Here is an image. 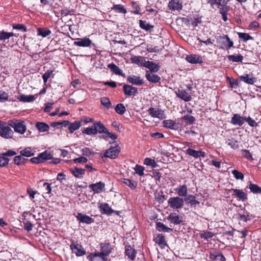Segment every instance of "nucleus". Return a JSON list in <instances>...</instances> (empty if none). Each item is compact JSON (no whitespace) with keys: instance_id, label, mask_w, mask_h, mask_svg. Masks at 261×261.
<instances>
[{"instance_id":"1","label":"nucleus","mask_w":261,"mask_h":261,"mask_svg":"<svg viewBox=\"0 0 261 261\" xmlns=\"http://www.w3.org/2000/svg\"><path fill=\"white\" fill-rule=\"evenodd\" d=\"M216 41L220 49L228 50L233 46V42L227 35L218 36Z\"/></svg>"},{"instance_id":"25","label":"nucleus","mask_w":261,"mask_h":261,"mask_svg":"<svg viewBox=\"0 0 261 261\" xmlns=\"http://www.w3.org/2000/svg\"><path fill=\"white\" fill-rule=\"evenodd\" d=\"M144 66L149 69L151 72H158L160 68V66L159 64H155L149 61H147L144 65Z\"/></svg>"},{"instance_id":"29","label":"nucleus","mask_w":261,"mask_h":261,"mask_svg":"<svg viewBox=\"0 0 261 261\" xmlns=\"http://www.w3.org/2000/svg\"><path fill=\"white\" fill-rule=\"evenodd\" d=\"M100 211L101 213L110 215L114 212V210L109 206L107 203H104L99 206Z\"/></svg>"},{"instance_id":"21","label":"nucleus","mask_w":261,"mask_h":261,"mask_svg":"<svg viewBox=\"0 0 261 261\" xmlns=\"http://www.w3.org/2000/svg\"><path fill=\"white\" fill-rule=\"evenodd\" d=\"M145 77L146 79L150 83H160L161 81V77L157 74L150 73L148 71H147L145 73Z\"/></svg>"},{"instance_id":"53","label":"nucleus","mask_w":261,"mask_h":261,"mask_svg":"<svg viewBox=\"0 0 261 261\" xmlns=\"http://www.w3.org/2000/svg\"><path fill=\"white\" fill-rule=\"evenodd\" d=\"M144 164L147 166H150L152 168H155L158 166L154 160L148 158L144 159Z\"/></svg>"},{"instance_id":"51","label":"nucleus","mask_w":261,"mask_h":261,"mask_svg":"<svg viewBox=\"0 0 261 261\" xmlns=\"http://www.w3.org/2000/svg\"><path fill=\"white\" fill-rule=\"evenodd\" d=\"M20 155L23 156L30 157L34 155L30 147H27L20 151Z\"/></svg>"},{"instance_id":"16","label":"nucleus","mask_w":261,"mask_h":261,"mask_svg":"<svg viewBox=\"0 0 261 261\" xmlns=\"http://www.w3.org/2000/svg\"><path fill=\"white\" fill-rule=\"evenodd\" d=\"M186 60L191 64H202L203 62L202 58L200 56L195 54L187 55Z\"/></svg>"},{"instance_id":"4","label":"nucleus","mask_w":261,"mask_h":261,"mask_svg":"<svg viewBox=\"0 0 261 261\" xmlns=\"http://www.w3.org/2000/svg\"><path fill=\"white\" fill-rule=\"evenodd\" d=\"M70 247L72 253H75L77 256H82L86 254V251L82 245L76 242H72Z\"/></svg>"},{"instance_id":"37","label":"nucleus","mask_w":261,"mask_h":261,"mask_svg":"<svg viewBox=\"0 0 261 261\" xmlns=\"http://www.w3.org/2000/svg\"><path fill=\"white\" fill-rule=\"evenodd\" d=\"M180 120L184 121L187 125L193 124L195 121V117L190 115L184 116L180 118Z\"/></svg>"},{"instance_id":"10","label":"nucleus","mask_w":261,"mask_h":261,"mask_svg":"<svg viewBox=\"0 0 261 261\" xmlns=\"http://www.w3.org/2000/svg\"><path fill=\"white\" fill-rule=\"evenodd\" d=\"M149 114L153 118H158L159 119H163L166 118L164 112L161 109H156L153 108H150L147 110Z\"/></svg>"},{"instance_id":"26","label":"nucleus","mask_w":261,"mask_h":261,"mask_svg":"<svg viewBox=\"0 0 261 261\" xmlns=\"http://www.w3.org/2000/svg\"><path fill=\"white\" fill-rule=\"evenodd\" d=\"M154 241L162 248H164L165 246H168L165 241V236L162 233L158 234Z\"/></svg>"},{"instance_id":"63","label":"nucleus","mask_w":261,"mask_h":261,"mask_svg":"<svg viewBox=\"0 0 261 261\" xmlns=\"http://www.w3.org/2000/svg\"><path fill=\"white\" fill-rule=\"evenodd\" d=\"M132 6L133 8L132 13L135 14H140V8L136 2L132 3Z\"/></svg>"},{"instance_id":"23","label":"nucleus","mask_w":261,"mask_h":261,"mask_svg":"<svg viewBox=\"0 0 261 261\" xmlns=\"http://www.w3.org/2000/svg\"><path fill=\"white\" fill-rule=\"evenodd\" d=\"M187 153L190 156H193L195 158H198L199 157H205V153L202 151H197L192 148H189L186 150Z\"/></svg>"},{"instance_id":"24","label":"nucleus","mask_w":261,"mask_h":261,"mask_svg":"<svg viewBox=\"0 0 261 261\" xmlns=\"http://www.w3.org/2000/svg\"><path fill=\"white\" fill-rule=\"evenodd\" d=\"M163 126L167 128H169L173 130H177L178 129V125L176 122L171 119L165 120L163 122Z\"/></svg>"},{"instance_id":"30","label":"nucleus","mask_w":261,"mask_h":261,"mask_svg":"<svg viewBox=\"0 0 261 261\" xmlns=\"http://www.w3.org/2000/svg\"><path fill=\"white\" fill-rule=\"evenodd\" d=\"M239 79L241 81L250 85L253 84L256 80V78L255 77H250L249 75L247 73L240 76Z\"/></svg>"},{"instance_id":"11","label":"nucleus","mask_w":261,"mask_h":261,"mask_svg":"<svg viewBox=\"0 0 261 261\" xmlns=\"http://www.w3.org/2000/svg\"><path fill=\"white\" fill-rule=\"evenodd\" d=\"M123 91L127 96H134L138 93V88L129 85L124 84Z\"/></svg>"},{"instance_id":"14","label":"nucleus","mask_w":261,"mask_h":261,"mask_svg":"<svg viewBox=\"0 0 261 261\" xmlns=\"http://www.w3.org/2000/svg\"><path fill=\"white\" fill-rule=\"evenodd\" d=\"M167 219L170 223L174 225H178L182 222V217L177 215L175 213H170L167 217Z\"/></svg>"},{"instance_id":"34","label":"nucleus","mask_w":261,"mask_h":261,"mask_svg":"<svg viewBox=\"0 0 261 261\" xmlns=\"http://www.w3.org/2000/svg\"><path fill=\"white\" fill-rule=\"evenodd\" d=\"M139 27L143 30L146 31H152L153 29V25L147 23L145 20H139Z\"/></svg>"},{"instance_id":"45","label":"nucleus","mask_w":261,"mask_h":261,"mask_svg":"<svg viewBox=\"0 0 261 261\" xmlns=\"http://www.w3.org/2000/svg\"><path fill=\"white\" fill-rule=\"evenodd\" d=\"M131 61L133 63H136L138 65L144 66L145 60L142 57L134 56L131 58Z\"/></svg>"},{"instance_id":"35","label":"nucleus","mask_w":261,"mask_h":261,"mask_svg":"<svg viewBox=\"0 0 261 261\" xmlns=\"http://www.w3.org/2000/svg\"><path fill=\"white\" fill-rule=\"evenodd\" d=\"M81 125V121H75L74 122L70 123L68 126V130L71 133H72L74 131L78 129Z\"/></svg>"},{"instance_id":"61","label":"nucleus","mask_w":261,"mask_h":261,"mask_svg":"<svg viewBox=\"0 0 261 261\" xmlns=\"http://www.w3.org/2000/svg\"><path fill=\"white\" fill-rule=\"evenodd\" d=\"M134 170L136 173L140 176H143L144 175V168L139 165H136Z\"/></svg>"},{"instance_id":"42","label":"nucleus","mask_w":261,"mask_h":261,"mask_svg":"<svg viewBox=\"0 0 261 261\" xmlns=\"http://www.w3.org/2000/svg\"><path fill=\"white\" fill-rule=\"evenodd\" d=\"M27 161L28 159L23 158L21 155L15 156L14 158V163L18 166L24 165Z\"/></svg>"},{"instance_id":"31","label":"nucleus","mask_w":261,"mask_h":261,"mask_svg":"<svg viewBox=\"0 0 261 261\" xmlns=\"http://www.w3.org/2000/svg\"><path fill=\"white\" fill-rule=\"evenodd\" d=\"M155 228L159 231H164L167 232H171L173 231V229L168 227L163 223L161 222H157L155 224Z\"/></svg>"},{"instance_id":"3","label":"nucleus","mask_w":261,"mask_h":261,"mask_svg":"<svg viewBox=\"0 0 261 261\" xmlns=\"http://www.w3.org/2000/svg\"><path fill=\"white\" fill-rule=\"evenodd\" d=\"M168 205L172 209H180L184 205V199L178 196L171 197L168 201Z\"/></svg>"},{"instance_id":"32","label":"nucleus","mask_w":261,"mask_h":261,"mask_svg":"<svg viewBox=\"0 0 261 261\" xmlns=\"http://www.w3.org/2000/svg\"><path fill=\"white\" fill-rule=\"evenodd\" d=\"M70 171L73 174L75 177L78 178L82 177L85 173L84 169L77 167H74L73 169H70Z\"/></svg>"},{"instance_id":"13","label":"nucleus","mask_w":261,"mask_h":261,"mask_svg":"<svg viewBox=\"0 0 261 261\" xmlns=\"http://www.w3.org/2000/svg\"><path fill=\"white\" fill-rule=\"evenodd\" d=\"M13 132L8 126L0 124V136L5 138H10L12 137Z\"/></svg>"},{"instance_id":"38","label":"nucleus","mask_w":261,"mask_h":261,"mask_svg":"<svg viewBox=\"0 0 261 261\" xmlns=\"http://www.w3.org/2000/svg\"><path fill=\"white\" fill-rule=\"evenodd\" d=\"M229 61L233 62H242L243 56L241 55H232L227 57Z\"/></svg>"},{"instance_id":"18","label":"nucleus","mask_w":261,"mask_h":261,"mask_svg":"<svg viewBox=\"0 0 261 261\" xmlns=\"http://www.w3.org/2000/svg\"><path fill=\"white\" fill-rule=\"evenodd\" d=\"M74 45L82 47H88L92 44V41L87 37L78 38L77 41L73 42Z\"/></svg>"},{"instance_id":"50","label":"nucleus","mask_w":261,"mask_h":261,"mask_svg":"<svg viewBox=\"0 0 261 261\" xmlns=\"http://www.w3.org/2000/svg\"><path fill=\"white\" fill-rule=\"evenodd\" d=\"M51 31L46 28H38V35L45 37L50 34Z\"/></svg>"},{"instance_id":"49","label":"nucleus","mask_w":261,"mask_h":261,"mask_svg":"<svg viewBox=\"0 0 261 261\" xmlns=\"http://www.w3.org/2000/svg\"><path fill=\"white\" fill-rule=\"evenodd\" d=\"M227 81L229 82V87L231 88H237L239 86V83L237 80L227 76L226 77Z\"/></svg>"},{"instance_id":"59","label":"nucleus","mask_w":261,"mask_h":261,"mask_svg":"<svg viewBox=\"0 0 261 261\" xmlns=\"http://www.w3.org/2000/svg\"><path fill=\"white\" fill-rule=\"evenodd\" d=\"M241 152L243 153V156L246 159L253 161L254 159L249 150L247 149H242Z\"/></svg>"},{"instance_id":"5","label":"nucleus","mask_w":261,"mask_h":261,"mask_svg":"<svg viewBox=\"0 0 261 261\" xmlns=\"http://www.w3.org/2000/svg\"><path fill=\"white\" fill-rule=\"evenodd\" d=\"M52 158V155L46 151L39 154L37 157L31 159L30 161L33 163L39 164Z\"/></svg>"},{"instance_id":"12","label":"nucleus","mask_w":261,"mask_h":261,"mask_svg":"<svg viewBox=\"0 0 261 261\" xmlns=\"http://www.w3.org/2000/svg\"><path fill=\"white\" fill-rule=\"evenodd\" d=\"M137 251L130 245H126L125 246V255L127 259L134 260L137 255Z\"/></svg>"},{"instance_id":"64","label":"nucleus","mask_w":261,"mask_h":261,"mask_svg":"<svg viewBox=\"0 0 261 261\" xmlns=\"http://www.w3.org/2000/svg\"><path fill=\"white\" fill-rule=\"evenodd\" d=\"M245 121L247 122L251 127H255L257 126V123L250 117H245Z\"/></svg>"},{"instance_id":"57","label":"nucleus","mask_w":261,"mask_h":261,"mask_svg":"<svg viewBox=\"0 0 261 261\" xmlns=\"http://www.w3.org/2000/svg\"><path fill=\"white\" fill-rule=\"evenodd\" d=\"M239 219L241 221H243L244 222H247L248 220L251 219V217L249 215V214L248 212L245 213L243 214H239Z\"/></svg>"},{"instance_id":"58","label":"nucleus","mask_w":261,"mask_h":261,"mask_svg":"<svg viewBox=\"0 0 261 261\" xmlns=\"http://www.w3.org/2000/svg\"><path fill=\"white\" fill-rule=\"evenodd\" d=\"M9 159L6 158L3 153L0 154V167H5L9 163Z\"/></svg>"},{"instance_id":"55","label":"nucleus","mask_w":261,"mask_h":261,"mask_svg":"<svg viewBox=\"0 0 261 261\" xmlns=\"http://www.w3.org/2000/svg\"><path fill=\"white\" fill-rule=\"evenodd\" d=\"M238 35L240 38L243 40L244 42H246L248 40L253 39V37L247 33L239 32L238 33Z\"/></svg>"},{"instance_id":"46","label":"nucleus","mask_w":261,"mask_h":261,"mask_svg":"<svg viewBox=\"0 0 261 261\" xmlns=\"http://www.w3.org/2000/svg\"><path fill=\"white\" fill-rule=\"evenodd\" d=\"M82 133L86 134L88 135H92L97 134V130L94 125L91 127L84 128L82 130Z\"/></svg>"},{"instance_id":"27","label":"nucleus","mask_w":261,"mask_h":261,"mask_svg":"<svg viewBox=\"0 0 261 261\" xmlns=\"http://www.w3.org/2000/svg\"><path fill=\"white\" fill-rule=\"evenodd\" d=\"M174 191L178 195V197H186L188 193V188L186 185L180 186L174 189Z\"/></svg>"},{"instance_id":"40","label":"nucleus","mask_w":261,"mask_h":261,"mask_svg":"<svg viewBox=\"0 0 261 261\" xmlns=\"http://www.w3.org/2000/svg\"><path fill=\"white\" fill-rule=\"evenodd\" d=\"M94 126L97 130V133H99L105 134L107 130L105 125L100 121L94 123Z\"/></svg>"},{"instance_id":"62","label":"nucleus","mask_w":261,"mask_h":261,"mask_svg":"<svg viewBox=\"0 0 261 261\" xmlns=\"http://www.w3.org/2000/svg\"><path fill=\"white\" fill-rule=\"evenodd\" d=\"M152 177L157 181H160L162 177V174L157 170H153L152 171Z\"/></svg>"},{"instance_id":"9","label":"nucleus","mask_w":261,"mask_h":261,"mask_svg":"<svg viewBox=\"0 0 261 261\" xmlns=\"http://www.w3.org/2000/svg\"><path fill=\"white\" fill-rule=\"evenodd\" d=\"M79 223L90 224L94 222V219L90 216L83 214L81 213H77L75 216Z\"/></svg>"},{"instance_id":"17","label":"nucleus","mask_w":261,"mask_h":261,"mask_svg":"<svg viewBox=\"0 0 261 261\" xmlns=\"http://www.w3.org/2000/svg\"><path fill=\"white\" fill-rule=\"evenodd\" d=\"M245 117H243L239 114H233L231 119L230 122L234 125L242 126L245 122Z\"/></svg>"},{"instance_id":"2","label":"nucleus","mask_w":261,"mask_h":261,"mask_svg":"<svg viewBox=\"0 0 261 261\" xmlns=\"http://www.w3.org/2000/svg\"><path fill=\"white\" fill-rule=\"evenodd\" d=\"M9 126L13 127L15 132L23 134L26 130V126L23 121H20L18 120H11L8 121Z\"/></svg>"},{"instance_id":"36","label":"nucleus","mask_w":261,"mask_h":261,"mask_svg":"<svg viewBox=\"0 0 261 261\" xmlns=\"http://www.w3.org/2000/svg\"><path fill=\"white\" fill-rule=\"evenodd\" d=\"M226 143L233 149H237L239 148L238 141L232 137L226 140Z\"/></svg>"},{"instance_id":"56","label":"nucleus","mask_w":261,"mask_h":261,"mask_svg":"<svg viewBox=\"0 0 261 261\" xmlns=\"http://www.w3.org/2000/svg\"><path fill=\"white\" fill-rule=\"evenodd\" d=\"M113 9L117 13H120L125 14L126 13V10L124 7L121 5H115L113 6Z\"/></svg>"},{"instance_id":"6","label":"nucleus","mask_w":261,"mask_h":261,"mask_svg":"<svg viewBox=\"0 0 261 261\" xmlns=\"http://www.w3.org/2000/svg\"><path fill=\"white\" fill-rule=\"evenodd\" d=\"M182 7L181 0H170L168 4V9L172 12H179Z\"/></svg>"},{"instance_id":"8","label":"nucleus","mask_w":261,"mask_h":261,"mask_svg":"<svg viewBox=\"0 0 261 261\" xmlns=\"http://www.w3.org/2000/svg\"><path fill=\"white\" fill-rule=\"evenodd\" d=\"M120 151V147L119 145H116L115 146L111 147L107 150L105 152L104 155L107 158L115 159L118 156Z\"/></svg>"},{"instance_id":"52","label":"nucleus","mask_w":261,"mask_h":261,"mask_svg":"<svg viewBox=\"0 0 261 261\" xmlns=\"http://www.w3.org/2000/svg\"><path fill=\"white\" fill-rule=\"evenodd\" d=\"M13 36V33H8L3 31L0 33V40L5 41L7 39H9L10 37H12Z\"/></svg>"},{"instance_id":"22","label":"nucleus","mask_w":261,"mask_h":261,"mask_svg":"<svg viewBox=\"0 0 261 261\" xmlns=\"http://www.w3.org/2000/svg\"><path fill=\"white\" fill-rule=\"evenodd\" d=\"M100 251H102L107 257L112 252V247L109 243H101L100 244Z\"/></svg>"},{"instance_id":"39","label":"nucleus","mask_w":261,"mask_h":261,"mask_svg":"<svg viewBox=\"0 0 261 261\" xmlns=\"http://www.w3.org/2000/svg\"><path fill=\"white\" fill-rule=\"evenodd\" d=\"M122 182L126 186H128L132 190H135L137 186V182L135 181H132L129 179L123 178Z\"/></svg>"},{"instance_id":"54","label":"nucleus","mask_w":261,"mask_h":261,"mask_svg":"<svg viewBox=\"0 0 261 261\" xmlns=\"http://www.w3.org/2000/svg\"><path fill=\"white\" fill-rule=\"evenodd\" d=\"M101 104L106 108L109 109L112 106V103L109 98L107 97H103L100 99Z\"/></svg>"},{"instance_id":"28","label":"nucleus","mask_w":261,"mask_h":261,"mask_svg":"<svg viewBox=\"0 0 261 261\" xmlns=\"http://www.w3.org/2000/svg\"><path fill=\"white\" fill-rule=\"evenodd\" d=\"M184 200L187 202V204H190L191 206L195 207L197 204H199V202L196 199V196L193 195H187Z\"/></svg>"},{"instance_id":"41","label":"nucleus","mask_w":261,"mask_h":261,"mask_svg":"<svg viewBox=\"0 0 261 261\" xmlns=\"http://www.w3.org/2000/svg\"><path fill=\"white\" fill-rule=\"evenodd\" d=\"M36 126L40 132H46L49 128L48 125L44 122H38L36 123Z\"/></svg>"},{"instance_id":"44","label":"nucleus","mask_w":261,"mask_h":261,"mask_svg":"<svg viewBox=\"0 0 261 261\" xmlns=\"http://www.w3.org/2000/svg\"><path fill=\"white\" fill-rule=\"evenodd\" d=\"M200 237L201 238L204 239L205 240H207L208 239H211L214 236V233L212 232L203 230L200 233Z\"/></svg>"},{"instance_id":"48","label":"nucleus","mask_w":261,"mask_h":261,"mask_svg":"<svg viewBox=\"0 0 261 261\" xmlns=\"http://www.w3.org/2000/svg\"><path fill=\"white\" fill-rule=\"evenodd\" d=\"M115 110L118 114L123 115L125 112L126 109L123 103H118L115 107Z\"/></svg>"},{"instance_id":"43","label":"nucleus","mask_w":261,"mask_h":261,"mask_svg":"<svg viewBox=\"0 0 261 261\" xmlns=\"http://www.w3.org/2000/svg\"><path fill=\"white\" fill-rule=\"evenodd\" d=\"M249 188L251 192L254 194H261V188L258 185L250 182Z\"/></svg>"},{"instance_id":"7","label":"nucleus","mask_w":261,"mask_h":261,"mask_svg":"<svg viewBox=\"0 0 261 261\" xmlns=\"http://www.w3.org/2000/svg\"><path fill=\"white\" fill-rule=\"evenodd\" d=\"M176 96L186 102L190 101L192 99L190 92L185 89H177L175 92Z\"/></svg>"},{"instance_id":"19","label":"nucleus","mask_w":261,"mask_h":261,"mask_svg":"<svg viewBox=\"0 0 261 261\" xmlns=\"http://www.w3.org/2000/svg\"><path fill=\"white\" fill-rule=\"evenodd\" d=\"M231 190L233 192L232 194L233 197L239 198L242 201H245L247 199V194L242 190L237 189H232Z\"/></svg>"},{"instance_id":"47","label":"nucleus","mask_w":261,"mask_h":261,"mask_svg":"<svg viewBox=\"0 0 261 261\" xmlns=\"http://www.w3.org/2000/svg\"><path fill=\"white\" fill-rule=\"evenodd\" d=\"M36 99L35 95H21L20 96L19 100L23 102H32Z\"/></svg>"},{"instance_id":"20","label":"nucleus","mask_w":261,"mask_h":261,"mask_svg":"<svg viewBox=\"0 0 261 261\" xmlns=\"http://www.w3.org/2000/svg\"><path fill=\"white\" fill-rule=\"evenodd\" d=\"M127 81L129 83L135 85H141L144 83L143 80L141 77L135 75L128 76Z\"/></svg>"},{"instance_id":"60","label":"nucleus","mask_w":261,"mask_h":261,"mask_svg":"<svg viewBox=\"0 0 261 261\" xmlns=\"http://www.w3.org/2000/svg\"><path fill=\"white\" fill-rule=\"evenodd\" d=\"M232 173L236 179L243 180L244 178V174L242 172L239 171L237 170H233L232 171Z\"/></svg>"},{"instance_id":"15","label":"nucleus","mask_w":261,"mask_h":261,"mask_svg":"<svg viewBox=\"0 0 261 261\" xmlns=\"http://www.w3.org/2000/svg\"><path fill=\"white\" fill-rule=\"evenodd\" d=\"M89 187L95 193H100L105 188V184L102 181H99L95 184H92L89 185Z\"/></svg>"},{"instance_id":"33","label":"nucleus","mask_w":261,"mask_h":261,"mask_svg":"<svg viewBox=\"0 0 261 261\" xmlns=\"http://www.w3.org/2000/svg\"><path fill=\"white\" fill-rule=\"evenodd\" d=\"M108 67L115 74L123 76L124 74L122 70L115 64L111 63L108 65Z\"/></svg>"}]
</instances>
